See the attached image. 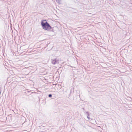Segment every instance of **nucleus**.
Masks as SVG:
<instances>
[{
	"instance_id": "2",
	"label": "nucleus",
	"mask_w": 132,
	"mask_h": 132,
	"mask_svg": "<svg viewBox=\"0 0 132 132\" xmlns=\"http://www.w3.org/2000/svg\"><path fill=\"white\" fill-rule=\"evenodd\" d=\"M52 62L53 64H55L58 62V60L56 59L54 60H52Z\"/></svg>"
},
{
	"instance_id": "3",
	"label": "nucleus",
	"mask_w": 132,
	"mask_h": 132,
	"mask_svg": "<svg viewBox=\"0 0 132 132\" xmlns=\"http://www.w3.org/2000/svg\"><path fill=\"white\" fill-rule=\"evenodd\" d=\"M56 1L58 3H60V0H56Z\"/></svg>"
},
{
	"instance_id": "6",
	"label": "nucleus",
	"mask_w": 132,
	"mask_h": 132,
	"mask_svg": "<svg viewBox=\"0 0 132 132\" xmlns=\"http://www.w3.org/2000/svg\"><path fill=\"white\" fill-rule=\"evenodd\" d=\"M89 116H87V118H88V119H89V120L90 119V118L89 117Z\"/></svg>"
},
{
	"instance_id": "5",
	"label": "nucleus",
	"mask_w": 132,
	"mask_h": 132,
	"mask_svg": "<svg viewBox=\"0 0 132 132\" xmlns=\"http://www.w3.org/2000/svg\"><path fill=\"white\" fill-rule=\"evenodd\" d=\"M86 113L88 115V116H89V112H86Z\"/></svg>"
},
{
	"instance_id": "4",
	"label": "nucleus",
	"mask_w": 132,
	"mask_h": 132,
	"mask_svg": "<svg viewBox=\"0 0 132 132\" xmlns=\"http://www.w3.org/2000/svg\"><path fill=\"white\" fill-rule=\"evenodd\" d=\"M52 95L51 94H50L48 95V97H52Z\"/></svg>"
},
{
	"instance_id": "1",
	"label": "nucleus",
	"mask_w": 132,
	"mask_h": 132,
	"mask_svg": "<svg viewBox=\"0 0 132 132\" xmlns=\"http://www.w3.org/2000/svg\"><path fill=\"white\" fill-rule=\"evenodd\" d=\"M41 25L43 29L45 30L49 31L51 29V27L49 24L47 22H44L43 21L41 22Z\"/></svg>"
}]
</instances>
